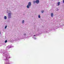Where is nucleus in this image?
<instances>
[{"mask_svg": "<svg viewBox=\"0 0 64 64\" xmlns=\"http://www.w3.org/2000/svg\"><path fill=\"white\" fill-rule=\"evenodd\" d=\"M26 34H24V36H26Z\"/></svg>", "mask_w": 64, "mask_h": 64, "instance_id": "a211bd4d", "label": "nucleus"}, {"mask_svg": "<svg viewBox=\"0 0 64 64\" xmlns=\"http://www.w3.org/2000/svg\"><path fill=\"white\" fill-rule=\"evenodd\" d=\"M3 58H4V59L5 60V62L6 64H10L9 60H8V59L9 58V54H8V55H6V56H4Z\"/></svg>", "mask_w": 64, "mask_h": 64, "instance_id": "f257e3e1", "label": "nucleus"}, {"mask_svg": "<svg viewBox=\"0 0 64 64\" xmlns=\"http://www.w3.org/2000/svg\"><path fill=\"white\" fill-rule=\"evenodd\" d=\"M24 20H23L22 22V24H24Z\"/></svg>", "mask_w": 64, "mask_h": 64, "instance_id": "9b49d317", "label": "nucleus"}, {"mask_svg": "<svg viewBox=\"0 0 64 64\" xmlns=\"http://www.w3.org/2000/svg\"><path fill=\"white\" fill-rule=\"evenodd\" d=\"M7 27V26H5V29H6Z\"/></svg>", "mask_w": 64, "mask_h": 64, "instance_id": "f3484780", "label": "nucleus"}, {"mask_svg": "<svg viewBox=\"0 0 64 64\" xmlns=\"http://www.w3.org/2000/svg\"><path fill=\"white\" fill-rule=\"evenodd\" d=\"M38 17L39 18H40V15H39L38 16Z\"/></svg>", "mask_w": 64, "mask_h": 64, "instance_id": "2eb2a0df", "label": "nucleus"}, {"mask_svg": "<svg viewBox=\"0 0 64 64\" xmlns=\"http://www.w3.org/2000/svg\"><path fill=\"white\" fill-rule=\"evenodd\" d=\"M53 13H52L51 14V17H53Z\"/></svg>", "mask_w": 64, "mask_h": 64, "instance_id": "f8f14e48", "label": "nucleus"}, {"mask_svg": "<svg viewBox=\"0 0 64 64\" xmlns=\"http://www.w3.org/2000/svg\"><path fill=\"white\" fill-rule=\"evenodd\" d=\"M0 52H1V53H3L4 54H3V57L4 56H6V55H8V54H7V51H4V50H2Z\"/></svg>", "mask_w": 64, "mask_h": 64, "instance_id": "20e7f679", "label": "nucleus"}, {"mask_svg": "<svg viewBox=\"0 0 64 64\" xmlns=\"http://www.w3.org/2000/svg\"><path fill=\"white\" fill-rule=\"evenodd\" d=\"M7 13L8 14V18H11L12 17V16H11V14L12 13L11 11L10 10H7Z\"/></svg>", "mask_w": 64, "mask_h": 64, "instance_id": "f03ea898", "label": "nucleus"}, {"mask_svg": "<svg viewBox=\"0 0 64 64\" xmlns=\"http://www.w3.org/2000/svg\"><path fill=\"white\" fill-rule=\"evenodd\" d=\"M44 12V10L42 11H41V13H43Z\"/></svg>", "mask_w": 64, "mask_h": 64, "instance_id": "4468645a", "label": "nucleus"}, {"mask_svg": "<svg viewBox=\"0 0 64 64\" xmlns=\"http://www.w3.org/2000/svg\"><path fill=\"white\" fill-rule=\"evenodd\" d=\"M4 19H5V20H6V19H7V16H4Z\"/></svg>", "mask_w": 64, "mask_h": 64, "instance_id": "1a4fd4ad", "label": "nucleus"}, {"mask_svg": "<svg viewBox=\"0 0 64 64\" xmlns=\"http://www.w3.org/2000/svg\"><path fill=\"white\" fill-rule=\"evenodd\" d=\"M36 4H39V0H36Z\"/></svg>", "mask_w": 64, "mask_h": 64, "instance_id": "6e6552de", "label": "nucleus"}, {"mask_svg": "<svg viewBox=\"0 0 64 64\" xmlns=\"http://www.w3.org/2000/svg\"><path fill=\"white\" fill-rule=\"evenodd\" d=\"M10 46L12 47V45L11 44L10 45Z\"/></svg>", "mask_w": 64, "mask_h": 64, "instance_id": "6ab92c4d", "label": "nucleus"}, {"mask_svg": "<svg viewBox=\"0 0 64 64\" xmlns=\"http://www.w3.org/2000/svg\"><path fill=\"white\" fill-rule=\"evenodd\" d=\"M0 34H1V32H0Z\"/></svg>", "mask_w": 64, "mask_h": 64, "instance_id": "412c9836", "label": "nucleus"}, {"mask_svg": "<svg viewBox=\"0 0 64 64\" xmlns=\"http://www.w3.org/2000/svg\"><path fill=\"white\" fill-rule=\"evenodd\" d=\"M11 47H12V46H8L6 47V48H7V49L9 50V48H10Z\"/></svg>", "mask_w": 64, "mask_h": 64, "instance_id": "0eeeda50", "label": "nucleus"}, {"mask_svg": "<svg viewBox=\"0 0 64 64\" xmlns=\"http://www.w3.org/2000/svg\"><path fill=\"white\" fill-rule=\"evenodd\" d=\"M33 3L34 4H35V3H36V1L34 0L33 1Z\"/></svg>", "mask_w": 64, "mask_h": 64, "instance_id": "ddd939ff", "label": "nucleus"}, {"mask_svg": "<svg viewBox=\"0 0 64 64\" xmlns=\"http://www.w3.org/2000/svg\"><path fill=\"white\" fill-rule=\"evenodd\" d=\"M63 3H64V0H63Z\"/></svg>", "mask_w": 64, "mask_h": 64, "instance_id": "aec40b11", "label": "nucleus"}, {"mask_svg": "<svg viewBox=\"0 0 64 64\" xmlns=\"http://www.w3.org/2000/svg\"><path fill=\"white\" fill-rule=\"evenodd\" d=\"M20 39H21V38H18L17 39L14 38V40L13 39L12 40V41L11 42H14V41H17V40H20Z\"/></svg>", "mask_w": 64, "mask_h": 64, "instance_id": "423d86ee", "label": "nucleus"}, {"mask_svg": "<svg viewBox=\"0 0 64 64\" xmlns=\"http://www.w3.org/2000/svg\"><path fill=\"white\" fill-rule=\"evenodd\" d=\"M60 2H59L58 3V6L60 5Z\"/></svg>", "mask_w": 64, "mask_h": 64, "instance_id": "9d476101", "label": "nucleus"}, {"mask_svg": "<svg viewBox=\"0 0 64 64\" xmlns=\"http://www.w3.org/2000/svg\"><path fill=\"white\" fill-rule=\"evenodd\" d=\"M31 6V2H29L28 4V5L26 6L27 8H29V7H30Z\"/></svg>", "mask_w": 64, "mask_h": 64, "instance_id": "39448f33", "label": "nucleus"}, {"mask_svg": "<svg viewBox=\"0 0 64 64\" xmlns=\"http://www.w3.org/2000/svg\"><path fill=\"white\" fill-rule=\"evenodd\" d=\"M37 32L38 33V34H37L36 35H34L33 37H32V38H34V39H36V38L34 37H36L37 36H39V34H41V31L40 30H38L37 31Z\"/></svg>", "mask_w": 64, "mask_h": 64, "instance_id": "7ed1b4c3", "label": "nucleus"}, {"mask_svg": "<svg viewBox=\"0 0 64 64\" xmlns=\"http://www.w3.org/2000/svg\"><path fill=\"white\" fill-rule=\"evenodd\" d=\"M5 43H7V40H6L5 41Z\"/></svg>", "mask_w": 64, "mask_h": 64, "instance_id": "dca6fc26", "label": "nucleus"}]
</instances>
